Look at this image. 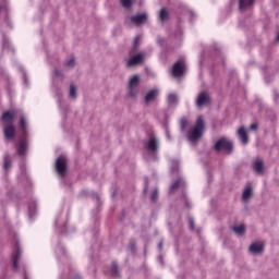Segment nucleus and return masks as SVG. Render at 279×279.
Masks as SVG:
<instances>
[{
	"mask_svg": "<svg viewBox=\"0 0 279 279\" xmlns=\"http://www.w3.org/2000/svg\"><path fill=\"white\" fill-rule=\"evenodd\" d=\"M69 97L71 99H77V87H75V85H73V84L70 85Z\"/></svg>",
	"mask_w": 279,
	"mask_h": 279,
	"instance_id": "26",
	"label": "nucleus"
},
{
	"mask_svg": "<svg viewBox=\"0 0 279 279\" xmlns=\"http://www.w3.org/2000/svg\"><path fill=\"white\" fill-rule=\"evenodd\" d=\"M178 101H179L178 94H170L168 96V104H169V106H178Z\"/></svg>",
	"mask_w": 279,
	"mask_h": 279,
	"instance_id": "25",
	"label": "nucleus"
},
{
	"mask_svg": "<svg viewBox=\"0 0 279 279\" xmlns=\"http://www.w3.org/2000/svg\"><path fill=\"white\" fill-rule=\"evenodd\" d=\"M21 256H23V251L19 244L15 245V248L12 254V268L13 271H19V260H21Z\"/></svg>",
	"mask_w": 279,
	"mask_h": 279,
	"instance_id": "9",
	"label": "nucleus"
},
{
	"mask_svg": "<svg viewBox=\"0 0 279 279\" xmlns=\"http://www.w3.org/2000/svg\"><path fill=\"white\" fill-rule=\"evenodd\" d=\"M189 228L190 230H195V219L193 218L189 219Z\"/></svg>",
	"mask_w": 279,
	"mask_h": 279,
	"instance_id": "33",
	"label": "nucleus"
},
{
	"mask_svg": "<svg viewBox=\"0 0 279 279\" xmlns=\"http://www.w3.org/2000/svg\"><path fill=\"white\" fill-rule=\"evenodd\" d=\"M110 274H111V278H119L121 276V270L119 269L117 262H112Z\"/></svg>",
	"mask_w": 279,
	"mask_h": 279,
	"instance_id": "20",
	"label": "nucleus"
},
{
	"mask_svg": "<svg viewBox=\"0 0 279 279\" xmlns=\"http://www.w3.org/2000/svg\"><path fill=\"white\" fill-rule=\"evenodd\" d=\"M238 138L241 141L242 145L250 143V136L247 135V129H245V126H241L238 130Z\"/></svg>",
	"mask_w": 279,
	"mask_h": 279,
	"instance_id": "14",
	"label": "nucleus"
},
{
	"mask_svg": "<svg viewBox=\"0 0 279 279\" xmlns=\"http://www.w3.org/2000/svg\"><path fill=\"white\" fill-rule=\"evenodd\" d=\"M138 84H141V75L135 74L129 81V97H136L138 95Z\"/></svg>",
	"mask_w": 279,
	"mask_h": 279,
	"instance_id": "5",
	"label": "nucleus"
},
{
	"mask_svg": "<svg viewBox=\"0 0 279 279\" xmlns=\"http://www.w3.org/2000/svg\"><path fill=\"white\" fill-rule=\"evenodd\" d=\"M2 49H3V51L9 49V51H12L14 53V48L12 46H10V43H8V40H5V39H3Z\"/></svg>",
	"mask_w": 279,
	"mask_h": 279,
	"instance_id": "29",
	"label": "nucleus"
},
{
	"mask_svg": "<svg viewBox=\"0 0 279 279\" xmlns=\"http://www.w3.org/2000/svg\"><path fill=\"white\" fill-rule=\"evenodd\" d=\"M0 11H1V7H0Z\"/></svg>",
	"mask_w": 279,
	"mask_h": 279,
	"instance_id": "50",
	"label": "nucleus"
},
{
	"mask_svg": "<svg viewBox=\"0 0 279 279\" xmlns=\"http://www.w3.org/2000/svg\"><path fill=\"white\" fill-rule=\"evenodd\" d=\"M190 14H191V16H194V15H195V13H193V11H191Z\"/></svg>",
	"mask_w": 279,
	"mask_h": 279,
	"instance_id": "46",
	"label": "nucleus"
},
{
	"mask_svg": "<svg viewBox=\"0 0 279 279\" xmlns=\"http://www.w3.org/2000/svg\"><path fill=\"white\" fill-rule=\"evenodd\" d=\"M4 170L8 171L10 167H12V159H10V155L4 156Z\"/></svg>",
	"mask_w": 279,
	"mask_h": 279,
	"instance_id": "28",
	"label": "nucleus"
},
{
	"mask_svg": "<svg viewBox=\"0 0 279 279\" xmlns=\"http://www.w3.org/2000/svg\"><path fill=\"white\" fill-rule=\"evenodd\" d=\"M158 89H150L144 97L145 104H151V101H156V99H158Z\"/></svg>",
	"mask_w": 279,
	"mask_h": 279,
	"instance_id": "15",
	"label": "nucleus"
},
{
	"mask_svg": "<svg viewBox=\"0 0 279 279\" xmlns=\"http://www.w3.org/2000/svg\"><path fill=\"white\" fill-rule=\"evenodd\" d=\"M138 43H141V37H135L134 39V47H136L138 45Z\"/></svg>",
	"mask_w": 279,
	"mask_h": 279,
	"instance_id": "41",
	"label": "nucleus"
},
{
	"mask_svg": "<svg viewBox=\"0 0 279 279\" xmlns=\"http://www.w3.org/2000/svg\"><path fill=\"white\" fill-rule=\"evenodd\" d=\"M23 82L24 86H29V83L27 82V73L23 72Z\"/></svg>",
	"mask_w": 279,
	"mask_h": 279,
	"instance_id": "36",
	"label": "nucleus"
},
{
	"mask_svg": "<svg viewBox=\"0 0 279 279\" xmlns=\"http://www.w3.org/2000/svg\"><path fill=\"white\" fill-rule=\"evenodd\" d=\"M17 154L23 158L27 156V150L29 149V142H27V136L22 135L19 143L15 145Z\"/></svg>",
	"mask_w": 279,
	"mask_h": 279,
	"instance_id": "7",
	"label": "nucleus"
},
{
	"mask_svg": "<svg viewBox=\"0 0 279 279\" xmlns=\"http://www.w3.org/2000/svg\"><path fill=\"white\" fill-rule=\"evenodd\" d=\"M160 23H167L169 21V9L161 8L158 14Z\"/></svg>",
	"mask_w": 279,
	"mask_h": 279,
	"instance_id": "18",
	"label": "nucleus"
},
{
	"mask_svg": "<svg viewBox=\"0 0 279 279\" xmlns=\"http://www.w3.org/2000/svg\"><path fill=\"white\" fill-rule=\"evenodd\" d=\"M167 136H168V138H169V132H167Z\"/></svg>",
	"mask_w": 279,
	"mask_h": 279,
	"instance_id": "48",
	"label": "nucleus"
},
{
	"mask_svg": "<svg viewBox=\"0 0 279 279\" xmlns=\"http://www.w3.org/2000/svg\"><path fill=\"white\" fill-rule=\"evenodd\" d=\"M179 167H180V162L178 160H172L171 172L178 173Z\"/></svg>",
	"mask_w": 279,
	"mask_h": 279,
	"instance_id": "31",
	"label": "nucleus"
},
{
	"mask_svg": "<svg viewBox=\"0 0 279 279\" xmlns=\"http://www.w3.org/2000/svg\"><path fill=\"white\" fill-rule=\"evenodd\" d=\"M20 125L22 130V136H27V120L24 117L20 119Z\"/></svg>",
	"mask_w": 279,
	"mask_h": 279,
	"instance_id": "22",
	"label": "nucleus"
},
{
	"mask_svg": "<svg viewBox=\"0 0 279 279\" xmlns=\"http://www.w3.org/2000/svg\"><path fill=\"white\" fill-rule=\"evenodd\" d=\"M186 71V64H184V61L178 60L171 69V75L172 77H182L184 75V72Z\"/></svg>",
	"mask_w": 279,
	"mask_h": 279,
	"instance_id": "8",
	"label": "nucleus"
},
{
	"mask_svg": "<svg viewBox=\"0 0 279 279\" xmlns=\"http://www.w3.org/2000/svg\"><path fill=\"white\" fill-rule=\"evenodd\" d=\"M158 197H159V194H158V190H154V192L150 194V201L156 204V202H158Z\"/></svg>",
	"mask_w": 279,
	"mask_h": 279,
	"instance_id": "32",
	"label": "nucleus"
},
{
	"mask_svg": "<svg viewBox=\"0 0 279 279\" xmlns=\"http://www.w3.org/2000/svg\"><path fill=\"white\" fill-rule=\"evenodd\" d=\"M253 195H254V189L252 187V183H247L246 187L243 191L242 199L244 202H247L248 199H252Z\"/></svg>",
	"mask_w": 279,
	"mask_h": 279,
	"instance_id": "17",
	"label": "nucleus"
},
{
	"mask_svg": "<svg viewBox=\"0 0 279 279\" xmlns=\"http://www.w3.org/2000/svg\"><path fill=\"white\" fill-rule=\"evenodd\" d=\"M34 215H36V203L32 202L28 204V217L29 219H34Z\"/></svg>",
	"mask_w": 279,
	"mask_h": 279,
	"instance_id": "24",
	"label": "nucleus"
},
{
	"mask_svg": "<svg viewBox=\"0 0 279 279\" xmlns=\"http://www.w3.org/2000/svg\"><path fill=\"white\" fill-rule=\"evenodd\" d=\"M145 62V54L143 52H140L135 56L130 57L126 66H138V64H143Z\"/></svg>",
	"mask_w": 279,
	"mask_h": 279,
	"instance_id": "11",
	"label": "nucleus"
},
{
	"mask_svg": "<svg viewBox=\"0 0 279 279\" xmlns=\"http://www.w3.org/2000/svg\"><path fill=\"white\" fill-rule=\"evenodd\" d=\"M186 186V182H184V179L179 178L169 187V193H175L177 191H180V189H184Z\"/></svg>",
	"mask_w": 279,
	"mask_h": 279,
	"instance_id": "13",
	"label": "nucleus"
},
{
	"mask_svg": "<svg viewBox=\"0 0 279 279\" xmlns=\"http://www.w3.org/2000/svg\"><path fill=\"white\" fill-rule=\"evenodd\" d=\"M159 250H162V242L158 244Z\"/></svg>",
	"mask_w": 279,
	"mask_h": 279,
	"instance_id": "44",
	"label": "nucleus"
},
{
	"mask_svg": "<svg viewBox=\"0 0 279 279\" xmlns=\"http://www.w3.org/2000/svg\"><path fill=\"white\" fill-rule=\"evenodd\" d=\"M149 189V181H145V187H144V194H147V191Z\"/></svg>",
	"mask_w": 279,
	"mask_h": 279,
	"instance_id": "40",
	"label": "nucleus"
},
{
	"mask_svg": "<svg viewBox=\"0 0 279 279\" xmlns=\"http://www.w3.org/2000/svg\"><path fill=\"white\" fill-rule=\"evenodd\" d=\"M75 279H82L81 277H75Z\"/></svg>",
	"mask_w": 279,
	"mask_h": 279,
	"instance_id": "47",
	"label": "nucleus"
},
{
	"mask_svg": "<svg viewBox=\"0 0 279 279\" xmlns=\"http://www.w3.org/2000/svg\"><path fill=\"white\" fill-rule=\"evenodd\" d=\"M248 251L251 254H263V252H265V246L258 242H254L250 245Z\"/></svg>",
	"mask_w": 279,
	"mask_h": 279,
	"instance_id": "16",
	"label": "nucleus"
},
{
	"mask_svg": "<svg viewBox=\"0 0 279 279\" xmlns=\"http://www.w3.org/2000/svg\"><path fill=\"white\" fill-rule=\"evenodd\" d=\"M56 171L61 178H66V157L61 155L56 160Z\"/></svg>",
	"mask_w": 279,
	"mask_h": 279,
	"instance_id": "6",
	"label": "nucleus"
},
{
	"mask_svg": "<svg viewBox=\"0 0 279 279\" xmlns=\"http://www.w3.org/2000/svg\"><path fill=\"white\" fill-rule=\"evenodd\" d=\"M232 230L239 236H243V234H245V225L234 226V227H232Z\"/></svg>",
	"mask_w": 279,
	"mask_h": 279,
	"instance_id": "23",
	"label": "nucleus"
},
{
	"mask_svg": "<svg viewBox=\"0 0 279 279\" xmlns=\"http://www.w3.org/2000/svg\"><path fill=\"white\" fill-rule=\"evenodd\" d=\"M185 206H186V208H191V203L189 202L187 198H185Z\"/></svg>",
	"mask_w": 279,
	"mask_h": 279,
	"instance_id": "42",
	"label": "nucleus"
},
{
	"mask_svg": "<svg viewBox=\"0 0 279 279\" xmlns=\"http://www.w3.org/2000/svg\"><path fill=\"white\" fill-rule=\"evenodd\" d=\"M95 195V198L97 199V202H99V195L97 194H94Z\"/></svg>",
	"mask_w": 279,
	"mask_h": 279,
	"instance_id": "45",
	"label": "nucleus"
},
{
	"mask_svg": "<svg viewBox=\"0 0 279 279\" xmlns=\"http://www.w3.org/2000/svg\"><path fill=\"white\" fill-rule=\"evenodd\" d=\"M144 148L146 149L147 154L151 156L153 160H156V155L160 149V142L157 140L156 136H150L149 140L144 143Z\"/></svg>",
	"mask_w": 279,
	"mask_h": 279,
	"instance_id": "3",
	"label": "nucleus"
},
{
	"mask_svg": "<svg viewBox=\"0 0 279 279\" xmlns=\"http://www.w3.org/2000/svg\"><path fill=\"white\" fill-rule=\"evenodd\" d=\"M130 247L132 252H136V242L134 240H131Z\"/></svg>",
	"mask_w": 279,
	"mask_h": 279,
	"instance_id": "35",
	"label": "nucleus"
},
{
	"mask_svg": "<svg viewBox=\"0 0 279 279\" xmlns=\"http://www.w3.org/2000/svg\"><path fill=\"white\" fill-rule=\"evenodd\" d=\"M250 130H253L254 132H256V130H258V124L252 123L250 126Z\"/></svg>",
	"mask_w": 279,
	"mask_h": 279,
	"instance_id": "39",
	"label": "nucleus"
},
{
	"mask_svg": "<svg viewBox=\"0 0 279 279\" xmlns=\"http://www.w3.org/2000/svg\"><path fill=\"white\" fill-rule=\"evenodd\" d=\"M56 226H58V221H56Z\"/></svg>",
	"mask_w": 279,
	"mask_h": 279,
	"instance_id": "49",
	"label": "nucleus"
},
{
	"mask_svg": "<svg viewBox=\"0 0 279 279\" xmlns=\"http://www.w3.org/2000/svg\"><path fill=\"white\" fill-rule=\"evenodd\" d=\"M254 171L258 173V175H263V172L265 171V166L263 165V161L257 160L253 165Z\"/></svg>",
	"mask_w": 279,
	"mask_h": 279,
	"instance_id": "21",
	"label": "nucleus"
},
{
	"mask_svg": "<svg viewBox=\"0 0 279 279\" xmlns=\"http://www.w3.org/2000/svg\"><path fill=\"white\" fill-rule=\"evenodd\" d=\"M120 1H121L122 8H124L125 10H130V8L134 5V0H120Z\"/></svg>",
	"mask_w": 279,
	"mask_h": 279,
	"instance_id": "27",
	"label": "nucleus"
},
{
	"mask_svg": "<svg viewBox=\"0 0 279 279\" xmlns=\"http://www.w3.org/2000/svg\"><path fill=\"white\" fill-rule=\"evenodd\" d=\"M54 76L56 77H62V72L58 69H54Z\"/></svg>",
	"mask_w": 279,
	"mask_h": 279,
	"instance_id": "38",
	"label": "nucleus"
},
{
	"mask_svg": "<svg viewBox=\"0 0 279 279\" xmlns=\"http://www.w3.org/2000/svg\"><path fill=\"white\" fill-rule=\"evenodd\" d=\"M14 112L12 111H5L1 119L3 123H5V128L3 130V135L7 141H13L16 136V130L14 129Z\"/></svg>",
	"mask_w": 279,
	"mask_h": 279,
	"instance_id": "1",
	"label": "nucleus"
},
{
	"mask_svg": "<svg viewBox=\"0 0 279 279\" xmlns=\"http://www.w3.org/2000/svg\"><path fill=\"white\" fill-rule=\"evenodd\" d=\"M254 5V0H239V10L243 12L247 10V8H252Z\"/></svg>",
	"mask_w": 279,
	"mask_h": 279,
	"instance_id": "19",
	"label": "nucleus"
},
{
	"mask_svg": "<svg viewBox=\"0 0 279 279\" xmlns=\"http://www.w3.org/2000/svg\"><path fill=\"white\" fill-rule=\"evenodd\" d=\"M157 43H158V45H160V47H162V45H165V38L158 37Z\"/></svg>",
	"mask_w": 279,
	"mask_h": 279,
	"instance_id": "37",
	"label": "nucleus"
},
{
	"mask_svg": "<svg viewBox=\"0 0 279 279\" xmlns=\"http://www.w3.org/2000/svg\"><path fill=\"white\" fill-rule=\"evenodd\" d=\"M189 125V121L186 118H182L180 122L181 132H186V126Z\"/></svg>",
	"mask_w": 279,
	"mask_h": 279,
	"instance_id": "30",
	"label": "nucleus"
},
{
	"mask_svg": "<svg viewBox=\"0 0 279 279\" xmlns=\"http://www.w3.org/2000/svg\"><path fill=\"white\" fill-rule=\"evenodd\" d=\"M207 104H210V96L206 92H201L196 98L197 108H204Z\"/></svg>",
	"mask_w": 279,
	"mask_h": 279,
	"instance_id": "12",
	"label": "nucleus"
},
{
	"mask_svg": "<svg viewBox=\"0 0 279 279\" xmlns=\"http://www.w3.org/2000/svg\"><path fill=\"white\" fill-rule=\"evenodd\" d=\"M148 19H149V15L147 13H137L131 16V23H133V25H136L138 27L141 25H145Z\"/></svg>",
	"mask_w": 279,
	"mask_h": 279,
	"instance_id": "10",
	"label": "nucleus"
},
{
	"mask_svg": "<svg viewBox=\"0 0 279 279\" xmlns=\"http://www.w3.org/2000/svg\"><path fill=\"white\" fill-rule=\"evenodd\" d=\"M206 128V124L204 122V118L199 116L196 119V122L192 129L187 132V140L190 143H197L202 136H204V130Z\"/></svg>",
	"mask_w": 279,
	"mask_h": 279,
	"instance_id": "2",
	"label": "nucleus"
},
{
	"mask_svg": "<svg viewBox=\"0 0 279 279\" xmlns=\"http://www.w3.org/2000/svg\"><path fill=\"white\" fill-rule=\"evenodd\" d=\"M214 149L216 151H226V154H232V151H234V143L226 137H221L215 143Z\"/></svg>",
	"mask_w": 279,
	"mask_h": 279,
	"instance_id": "4",
	"label": "nucleus"
},
{
	"mask_svg": "<svg viewBox=\"0 0 279 279\" xmlns=\"http://www.w3.org/2000/svg\"><path fill=\"white\" fill-rule=\"evenodd\" d=\"M66 66H69L70 69H73V66H75V59H70L68 62H66Z\"/></svg>",
	"mask_w": 279,
	"mask_h": 279,
	"instance_id": "34",
	"label": "nucleus"
},
{
	"mask_svg": "<svg viewBox=\"0 0 279 279\" xmlns=\"http://www.w3.org/2000/svg\"><path fill=\"white\" fill-rule=\"evenodd\" d=\"M24 279H29V278L27 277V271H26V270H24Z\"/></svg>",
	"mask_w": 279,
	"mask_h": 279,
	"instance_id": "43",
	"label": "nucleus"
}]
</instances>
